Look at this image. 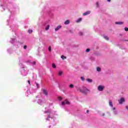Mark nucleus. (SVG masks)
I'll list each match as a JSON object with an SVG mask.
<instances>
[{
    "label": "nucleus",
    "instance_id": "34",
    "mask_svg": "<svg viewBox=\"0 0 128 128\" xmlns=\"http://www.w3.org/2000/svg\"><path fill=\"white\" fill-rule=\"evenodd\" d=\"M102 116H104V113H103V114H102Z\"/></svg>",
    "mask_w": 128,
    "mask_h": 128
},
{
    "label": "nucleus",
    "instance_id": "38",
    "mask_svg": "<svg viewBox=\"0 0 128 128\" xmlns=\"http://www.w3.org/2000/svg\"><path fill=\"white\" fill-rule=\"evenodd\" d=\"M66 58V57H64V58Z\"/></svg>",
    "mask_w": 128,
    "mask_h": 128
},
{
    "label": "nucleus",
    "instance_id": "31",
    "mask_svg": "<svg viewBox=\"0 0 128 128\" xmlns=\"http://www.w3.org/2000/svg\"><path fill=\"white\" fill-rule=\"evenodd\" d=\"M96 6L97 7H98V2H96Z\"/></svg>",
    "mask_w": 128,
    "mask_h": 128
},
{
    "label": "nucleus",
    "instance_id": "2",
    "mask_svg": "<svg viewBox=\"0 0 128 128\" xmlns=\"http://www.w3.org/2000/svg\"><path fill=\"white\" fill-rule=\"evenodd\" d=\"M98 88L99 92H102V90H104V86H99Z\"/></svg>",
    "mask_w": 128,
    "mask_h": 128
},
{
    "label": "nucleus",
    "instance_id": "13",
    "mask_svg": "<svg viewBox=\"0 0 128 128\" xmlns=\"http://www.w3.org/2000/svg\"><path fill=\"white\" fill-rule=\"evenodd\" d=\"M109 106H110L112 108L114 106L112 105V102H109Z\"/></svg>",
    "mask_w": 128,
    "mask_h": 128
},
{
    "label": "nucleus",
    "instance_id": "4",
    "mask_svg": "<svg viewBox=\"0 0 128 128\" xmlns=\"http://www.w3.org/2000/svg\"><path fill=\"white\" fill-rule=\"evenodd\" d=\"M118 102L120 104H122L124 102V99L123 98H120V100H118Z\"/></svg>",
    "mask_w": 128,
    "mask_h": 128
},
{
    "label": "nucleus",
    "instance_id": "18",
    "mask_svg": "<svg viewBox=\"0 0 128 128\" xmlns=\"http://www.w3.org/2000/svg\"><path fill=\"white\" fill-rule=\"evenodd\" d=\"M104 38L105 39V40H108V36H104Z\"/></svg>",
    "mask_w": 128,
    "mask_h": 128
},
{
    "label": "nucleus",
    "instance_id": "22",
    "mask_svg": "<svg viewBox=\"0 0 128 128\" xmlns=\"http://www.w3.org/2000/svg\"><path fill=\"white\" fill-rule=\"evenodd\" d=\"M66 104V103H65L64 102H62V106H64Z\"/></svg>",
    "mask_w": 128,
    "mask_h": 128
},
{
    "label": "nucleus",
    "instance_id": "25",
    "mask_svg": "<svg viewBox=\"0 0 128 128\" xmlns=\"http://www.w3.org/2000/svg\"><path fill=\"white\" fill-rule=\"evenodd\" d=\"M90 51V48H87V50H86V52H88Z\"/></svg>",
    "mask_w": 128,
    "mask_h": 128
},
{
    "label": "nucleus",
    "instance_id": "32",
    "mask_svg": "<svg viewBox=\"0 0 128 128\" xmlns=\"http://www.w3.org/2000/svg\"><path fill=\"white\" fill-rule=\"evenodd\" d=\"M33 64L34 65H36V62H33Z\"/></svg>",
    "mask_w": 128,
    "mask_h": 128
},
{
    "label": "nucleus",
    "instance_id": "15",
    "mask_svg": "<svg viewBox=\"0 0 128 128\" xmlns=\"http://www.w3.org/2000/svg\"><path fill=\"white\" fill-rule=\"evenodd\" d=\"M52 68H56V64H54V63H53V64H52Z\"/></svg>",
    "mask_w": 128,
    "mask_h": 128
},
{
    "label": "nucleus",
    "instance_id": "33",
    "mask_svg": "<svg viewBox=\"0 0 128 128\" xmlns=\"http://www.w3.org/2000/svg\"><path fill=\"white\" fill-rule=\"evenodd\" d=\"M126 110H128V106H126Z\"/></svg>",
    "mask_w": 128,
    "mask_h": 128
},
{
    "label": "nucleus",
    "instance_id": "36",
    "mask_svg": "<svg viewBox=\"0 0 128 128\" xmlns=\"http://www.w3.org/2000/svg\"><path fill=\"white\" fill-rule=\"evenodd\" d=\"M108 2H110V0H107Z\"/></svg>",
    "mask_w": 128,
    "mask_h": 128
},
{
    "label": "nucleus",
    "instance_id": "7",
    "mask_svg": "<svg viewBox=\"0 0 128 128\" xmlns=\"http://www.w3.org/2000/svg\"><path fill=\"white\" fill-rule=\"evenodd\" d=\"M62 26L59 25L56 28H55V31H58V30L60 28H62Z\"/></svg>",
    "mask_w": 128,
    "mask_h": 128
},
{
    "label": "nucleus",
    "instance_id": "37",
    "mask_svg": "<svg viewBox=\"0 0 128 128\" xmlns=\"http://www.w3.org/2000/svg\"><path fill=\"white\" fill-rule=\"evenodd\" d=\"M113 110H116V108H113Z\"/></svg>",
    "mask_w": 128,
    "mask_h": 128
},
{
    "label": "nucleus",
    "instance_id": "9",
    "mask_svg": "<svg viewBox=\"0 0 128 128\" xmlns=\"http://www.w3.org/2000/svg\"><path fill=\"white\" fill-rule=\"evenodd\" d=\"M64 102H65L66 104H68V105L70 104V102H69L68 101V100H67V99H66V100H65Z\"/></svg>",
    "mask_w": 128,
    "mask_h": 128
},
{
    "label": "nucleus",
    "instance_id": "29",
    "mask_svg": "<svg viewBox=\"0 0 128 128\" xmlns=\"http://www.w3.org/2000/svg\"><path fill=\"white\" fill-rule=\"evenodd\" d=\"M64 55H62L61 56V58H62L63 60H64Z\"/></svg>",
    "mask_w": 128,
    "mask_h": 128
},
{
    "label": "nucleus",
    "instance_id": "23",
    "mask_svg": "<svg viewBox=\"0 0 128 128\" xmlns=\"http://www.w3.org/2000/svg\"><path fill=\"white\" fill-rule=\"evenodd\" d=\"M36 88H40V84L38 83H36Z\"/></svg>",
    "mask_w": 128,
    "mask_h": 128
},
{
    "label": "nucleus",
    "instance_id": "27",
    "mask_svg": "<svg viewBox=\"0 0 128 128\" xmlns=\"http://www.w3.org/2000/svg\"><path fill=\"white\" fill-rule=\"evenodd\" d=\"M26 48H27V46H24V50H26Z\"/></svg>",
    "mask_w": 128,
    "mask_h": 128
},
{
    "label": "nucleus",
    "instance_id": "28",
    "mask_svg": "<svg viewBox=\"0 0 128 128\" xmlns=\"http://www.w3.org/2000/svg\"><path fill=\"white\" fill-rule=\"evenodd\" d=\"M58 100H62V97H58Z\"/></svg>",
    "mask_w": 128,
    "mask_h": 128
},
{
    "label": "nucleus",
    "instance_id": "19",
    "mask_svg": "<svg viewBox=\"0 0 128 128\" xmlns=\"http://www.w3.org/2000/svg\"><path fill=\"white\" fill-rule=\"evenodd\" d=\"M32 32H33V31H32V30H28V32L29 34H32Z\"/></svg>",
    "mask_w": 128,
    "mask_h": 128
},
{
    "label": "nucleus",
    "instance_id": "20",
    "mask_svg": "<svg viewBox=\"0 0 128 128\" xmlns=\"http://www.w3.org/2000/svg\"><path fill=\"white\" fill-rule=\"evenodd\" d=\"M48 50H49V52H52V47L51 46L48 47Z\"/></svg>",
    "mask_w": 128,
    "mask_h": 128
},
{
    "label": "nucleus",
    "instance_id": "14",
    "mask_svg": "<svg viewBox=\"0 0 128 128\" xmlns=\"http://www.w3.org/2000/svg\"><path fill=\"white\" fill-rule=\"evenodd\" d=\"M70 88H74L73 84H70L69 86Z\"/></svg>",
    "mask_w": 128,
    "mask_h": 128
},
{
    "label": "nucleus",
    "instance_id": "1",
    "mask_svg": "<svg viewBox=\"0 0 128 128\" xmlns=\"http://www.w3.org/2000/svg\"><path fill=\"white\" fill-rule=\"evenodd\" d=\"M79 91L81 92L82 94L86 95L88 94V92H90V90L86 87H84L82 89H80Z\"/></svg>",
    "mask_w": 128,
    "mask_h": 128
},
{
    "label": "nucleus",
    "instance_id": "21",
    "mask_svg": "<svg viewBox=\"0 0 128 128\" xmlns=\"http://www.w3.org/2000/svg\"><path fill=\"white\" fill-rule=\"evenodd\" d=\"M124 30H125L126 32H128V28L126 27L125 28H124Z\"/></svg>",
    "mask_w": 128,
    "mask_h": 128
},
{
    "label": "nucleus",
    "instance_id": "3",
    "mask_svg": "<svg viewBox=\"0 0 128 128\" xmlns=\"http://www.w3.org/2000/svg\"><path fill=\"white\" fill-rule=\"evenodd\" d=\"M42 91H43V94L46 96H48V91H46V89H43L42 90Z\"/></svg>",
    "mask_w": 128,
    "mask_h": 128
},
{
    "label": "nucleus",
    "instance_id": "24",
    "mask_svg": "<svg viewBox=\"0 0 128 128\" xmlns=\"http://www.w3.org/2000/svg\"><path fill=\"white\" fill-rule=\"evenodd\" d=\"M81 80L82 81H84V78L83 76L81 77Z\"/></svg>",
    "mask_w": 128,
    "mask_h": 128
},
{
    "label": "nucleus",
    "instance_id": "30",
    "mask_svg": "<svg viewBox=\"0 0 128 128\" xmlns=\"http://www.w3.org/2000/svg\"><path fill=\"white\" fill-rule=\"evenodd\" d=\"M28 84H29L30 86H31L30 81L28 80Z\"/></svg>",
    "mask_w": 128,
    "mask_h": 128
},
{
    "label": "nucleus",
    "instance_id": "8",
    "mask_svg": "<svg viewBox=\"0 0 128 128\" xmlns=\"http://www.w3.org/2000/svg\"><path fill=\"white\" fill-rule=\"evenodd\" d=\"M70 24V20H66L64 22V24L67 25Z\"/></svg>",
    "mask_w": 128,
    "mask_h": 128
},
{
    "label": "nucleus",
    "instance_id": "16",
    "mask_svg": "<svg viewBox=\"0 0 128 128\" xmlns=\"http://www.w3.org/2000/svg\"><path fill=\"white\" fill-rule=\"evenodd\" d=\"M87 81L88 82H92V80L90 79V78H88Z\"/></svg>",
    "mask_w": 128,
    "mask_h": 128
},
{
    "label": "nucleus",
    "instance_id": "17",
    "mask_svg": "<svg viewBox=\"0 0 128 128\" xmlns=\"http://www.w3.org/2000/svg\"><path fill=\"white\" fill-rule=\"evenodd\" d=\"M96 71L97 72H100V67L96 68Z\"/></svg>",
    "mask_w": 128,
    "mask_h": 128
},
{
    "label": "nucleus",
    "instance_id": "35",
    "mask_svg": "<svg viewBox=\"0 0 128 128\" xmlns=\"http://www.w3.org/2000/svg\"><path fill=\"white\" fill-rule=\"evenodd\" d=\"M86 112H87V113H88V112H89V110H88L86 111Z\"/></svg>",
    "mask_w": 128,
    "mask_h": 128
},
{
    "label": "nucleus",
    "instance_id": "10",
    "mask_svg": "<svg viewBox=\"0 0 128 128\" xmlns=\"http://www.w3.org/2000/svg\"><path fill=\"white\" fill-rule=\"evenodd\" d=\"M50 26L49 24L47 25L46 28H45V30H48L50 29Z\"/></svg>",
    "mask_w": 128,
    "mask_h": 128
},
{
    "label": "nucleus",
    "instance_id": "12",
    "mask_svg": "<svg viewBox=\"0 0 128 128\" xmlns=\"http://www.w3.org/2000/svg\"><path fill=\"white\" fill-rule=\"evenodd\" d=\"M58 74L59 76H61L62 75V71H59Z\"/></svg>",
    "mask_w": 128,
    "mask_h": 128
},
{
    "label": "nucleus",
    "instance_id": "6",
    "mask_svg": "<svg viewBox=\"0 0 128 128\" xmlns=\"http://www.w3.org/2000/svg\"><path fill=\"white\" fill-rule=\"evenodd\" d=\"M90 13H91V12H90V11H88L87 12H85V13H84V14H83V16H86L90 14Z\"/></svg>",
    "mask_w": 128,
    "mask_h": 128
},
{
    "label": "nucleus",
    "instance_id": "26",
    "mask_svg": "<svg viewBox=\"0 0 128 128\" xmlns=\"http://www.w3.org/2000/svg\"><path fill=\"white\" fill-rule=\"evenodd\" d=\"M79 34H80V36H82L83 35V32H80Z\"/></svg>",
    "mask_w": 128,
    "mask_h": 128
},
{
    "label": "nucleus",
    "instance_id": "11",
    "mask_svg": "<svg viewBox=\"0 0 128 128\" xmlns=\"http://www.w3.org/2000/svg\"><path fill=\"white\" fill-rule=\"evenodd\" d=\"M82 20V18H79V19H78L76 21V22L77 23H78V22H80Z\"/></svg>",
    "mask_w": 128,
    "mask_h": 128
},
{
    "label": "nucleus",
    "instance_id": "5",
    "mask_svg": "<svg viewBox=\"0 0 128 128\" xmlns=\"http://www.w3.org/2000/svg\"><path fill=\"white\" fill-rule=\"evenodd\" d=\"M116 24H118V25H122L123 24H124V22H115Z\"/></svg>",
    "mask_w": 128,
    "mask_h": 128
}]
</instances>
